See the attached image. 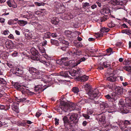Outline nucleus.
Instances as JSON below:
<instances>
[{
	"mask_svg": "<svg viewBox=\"0 0 131 131\" xmlns=\"http://www.w3.org/2000/svg\"><path fill=\"white\" fill-rule=\"evenodd\" d=\"M84 86L86 91V94L89 96V98L93 99L99 96V92L97 89H95L94 90H92L91 86L89 84L87 83H85L84 85Z\"/></svg>",
	"mask_w": 131,
	"mask_h": 131,
	"instance_id": "1",
	"label": "nucleus"
},
{
	"mask_svg": "<svg viewBox=\"0 0 131 131\" xmlns=\"http://www.w3.org/2000/svg\"><path fill=\"white\" fill-rule=\"evenodd\" d=\"M81 104L80 102L78 103L77 104L72 102H68V106L69 108H68L69 110V111L68 112H69L71 110H74L77 109H80V107H81L80 106Z\"/></svg>",
	"mask_w": 131,
	"mask_h": 131,
	"instance_id": "2",
	"label": "nucleus"
},
{
	"mask_svg": "<svg viewBox=\"0 0 131 131\" xmlns=\"http://www.w3.org/2000/svg\"><path fill=\"white\" fill-rule=\"evenodd\" d=\"M14 87L18 90L21 91L22 94H24L26 93L25 87L21 85L20 84L17 83H16L14 84Z\"/></svg>",
	"mask_w": 131,
	"mask_h": 131,
	"instance_id": "3",
	"label": "nucleus"
},
{
	"mask_svg": "<svg viewBox=\"0 0 131 131\" xmlns=\"http://www.w3.org/2000/svg\"><path fill=\"white\" fill-rule=\"evenodd\" d=\"M60 107L61 108L62 110H63L65 112H67L69 111L68 105V102L66 103L64 101H61L60 102Z\"/></svg>",
	"mask_w": 131,
	"mask_h": 131,
	"instance_id": "4",
	"label": "nucleus"
},
{
	"mask_svg": "<svg viewBox=\"0 0 131 131\" xmlns=\"http://www.w3.org/2000/svg\"><path fill=\"white\" fill-rule=\"evenodd\" d=\"M28 71L30 73L29 76L32 74V75H39L40 74V73L39 71L36 68L32 67L29 68Z\"/></svg>",
	"mask_w": 131,
	"mask_h": 131,
	"instance_id": "5",
	"label": "nucleus"
},
{
	"mask_svg": "<svg viewBox=\"0 0 131 131\" xmlns=\"http://www.w3.org/2000/svg\"><path fill=\"white\" fill-rule=\"evenodd\" d=\"M63 121L64 125L66 128H68V125L70 124V121L69 120V118L66 116H64L63 118Z\"/></svg>",
	"mask_w": 131,
	"mask_h": 131,
	"instance_id": "6",
	"label": "nucleus"
},
{
	"mask_svg": "<svg viewBox=\"0 0 131 131\" xmlns=\"http://www.w3.org/2000/svg\"><path fill=\"white\" fill-rule=\"evenodd\" d=\"M110 30V29L107 28H106L105 27H103L100 30L101 32H98L97 33V34L98 36L100 37L102 36L103 34L102 32H108Z\"/></svg>",
	"mask_w": 131,
	"mask_h": 131,
	"instance_id": "7",
	"label": "nucleus"
},
{
	"mask_svg": "<svg viewBox=\"0 0 131 131\" xmlns=\"http://www.w3.org/2000/svg\"><path fill=\"white\" fill-rule=\"evenodd\" d=\"M100 106L101 109L102 110L108 107L109 105L105 101H101L100 103Z\"/></svg>",
	"mask_w": 131,
	"mask_h": 131,
	"instance_id": "8",
	"label": "nucleus"
},
{
	"mask_svg": "<svg viewBox=\"0 0 131 131\" xmlns=\"http://www.w3.org/2000/svg\"><path fill=\"white\" fill-rule=\"evenodd\" d=\"M15 72L14 73L16 75L19 76H21L22 75L23 73V70L18 68H16L15 69Z\"/></svg>",
	"mask_w": 131,
	"mask_h": 131,
	"instance_id": "9",
	"label": "nucleus"
},
{
	"mask_svg": "<svg viewBox=\"0 0 131 131\" xmlns=\"http://www.w3.org/2000/svg\"><path fill=\"white\" fill-rule=\"evenodd\" d=\"M44 88H42V87L40 86H35V90L36 92H38V91L39 92H42L44 91L47 88V87L46 85H45Z\"/></svg>",
	"mask_w": 131,
	"mask_h": 131,
	"instance_id": "10",
	"label": "nucleus"
},
{
	"mask_svg": "<svg viewBox=\"0 0 131 131\" xmlns=\"http://www.w3.org/2000/svg\"><path fill=\"white\" fill-rule=\"evenodd\" d=\"M88 76L84 75L80 77H79L76 78V79L78 81H81V82H83L87 80L88 79Z\"/></svg>",
	"mask_w": 131,
	"mask_h": 131,
	"instance_id": "11",
	"label": "nucleus"
},
{
	"mask_svg": "<svg viewBox=\"0 0 131 131\" xmlns=\"http://www.w3.org/2000/svg\"><path fill=\"white\" fill-rule=\"evenodd\" d=\"M117 94L119 95H122L123 94V89L119 87H117L115 89Z\"/></svg>",
	"mask_w": 131,
	"mask_h": 131,
	"instance_id": "12",
	"label": "nucleus"
},
{
	"mask_svg": "<svg viewBox=\"0 0 131 131\" xmlns=\"http://www.w3.org/2000/svg\"><path fill=\"white\" fill-rule=\"evenodd\" d=\"M111 12L110 10L108 8H103L101 11V14L104 15L105 14H109Z\"/></svg>",
	"mask_w": 131,
	"mask_h": 131,
	"instance_id": "13",
	"label": "nucleus"
},
{
	"mask_svg": "<svg viewBox=\"0 0 131 131\" xmlns=\"http://www.w3.org/2000/svg\"><path fill=\"white\" fill-rule=\"evenodd\" d=\"M111 2L113 5H123V2H120L119 0H112Z\"/></svg>",
	"mask_w": 131,
	"mask_h": 131,
	"instance_id": "14",
	"label": "nucleus"
},
{
	"mask_svg": "<svg viewBox=\"0 0 131 131\" xmlns=\"http://www.w3.org/2000/svg\"><path fill=\"white\" fill-rule=\"evenodd\" d=\"M116 77L114 75H113L108 77L106 79V80L111 82H114L116 81Z\"/></svg>",
	"mask_w": 131,
	"mask_h": 131,
	"instance_id": "15",
	"label": "nucleus"
},
{
	"mask_svg": "<svg viewBox=\"0 0 131 131\" xmlns=\"http://www.w3.org/2000/svg\"><path fill=\"white\" fill-rule=\"evenodd\" d=\"M51 21L52 24L56 25L58 23L59 20L58 18L54 17L51 19Z\"/></svg>",
	"mask_w": 131,
	"mask_h": 131,
	"instance_id": "16",
	"label": "nucleus"
},
{
	"mask_svg": "<svg viewBox=\"0 0 131 131\" xmlns=\"http://www.w3.org/2000/svg\"><path fill=\"white\" fill-rule=\"evenodd\" d=\"M125 102L126 105L131 108V99L127 98L125 99Z\"/></svg>",
	"mask_w": 131,
	"mask_h": 131,
	"instance_id": "17",
	"label": "nucleus"
},
{
	"mask_svg": "<svg viewBox=\"0 0 131 131\" xmlns=\"http://www.w3.org/2000/svg\"><path fill=\"white\" fill-rule=\"evenodd\" d=\"M12 110L16 112V113H18L19 112L18 108L15 104H14L12 105Z\"/></svg>",
	"mask_w": 131,
	"mask_h": 131,
	"instance_id": "18",
	"label": "nucleus"
},
{
	"mask_svg": "<svg viewBox=\"0 0 131 131\" xmlns=\"http://www.w3.org/2000/svg\"><path fill=\"white\" fill-rule=\"evenodd\" d=\"M81 72V71L80 69L73 70V72L76 73V74H77V76H76V78H77L78 77H79L81 76L82 74Z\"/></svg>",
	"mask_w": 131,
	"mask_h": 131,
	"instance_id": "19",
	"label": "nucleus"
},
{
	"mask_svg": "<svg viewBox=\"0 0 131 131\" xmlns=\"http://www.w3.org/2000/svg\"><path fill=\"white\" fill-rule=\"evenodd\" d=\"M86 59L84 57L82 58L77 61L74 63V66H76L78 65V64H80L81 62L85 61Z\"/></svg>",
	"mask_w": 131,
	"mask_h": 131,
	"instance_id": "20",
	"label": "nucleus"
},
{
	"mask_svg": "<svg viewBox=\"0 0 131 131\" xmlns=\"http://www.w3.org/2000/svg\"><path fill=\"white\" fill-rule=\"evenodd\" d=\"M30 51L32 56L37 55L38 53V52L34 48H32L30 49Z\"/></svg>",
	"mask_w": 131,
	"mask_h": 131,
	"instance_id": "21",
	"label": "nucleus"
},
{
	"mask_svg": "<svg viewBox=\"0 0 131 131\" xmlns=\"http://www.w3.org/2000/svg\"><path fill=\"white\" fill-rule=\"evenodd\" d=\"M131 59H128L127 60L125 59L123 62V64L125 65H129L131 63Z\"/></svg>",
	"mask_w": 131,
	"mask_h": 131,
	"instance_id": "22",
	"label": "nucleus"
},
{
	"mask_svg": "<svg viewBox=\"0 0 131 131\" xmlns=\"http://www.w3.org/2000/svg\"><path fill=\"white\" fill-rule=\"evenodd\" d=\"M51 42L52 44L55 45L57 46H59V43L57 40L51 39Z\"/></svg>",
	"mask_w": 131,
	"mask_h": 131,
	"instance_id": "23",
	"label": "nucleus"
},
{
	"mask_svg": "<svg viewBox=\"0 0 131 131\" xmlns=\"http://www.w3.org/2000/svg\"><path fill=\"white\" fill-rule=\"evenodd\" d=\"M40 57L38 56V54L37 55L32 56L31 57V58L32 59L34 60H39Z\"/></svg>",
	"mask_w": 131,
	"mask_h": 131,
	"instance_id": "24",
	"label": "nucleus"
},
{
	"mask_svg": "<svg viewBox=\"0 0 131 131\" xmlns=\"http://www.w3.org/2000/svg\"><path fill=\"white\" fill-rule=\"evenodd\" d=\"M105 118V117L104 115H102L99 118V121L102 122V123H105L106 122Z\"/></svg>",
	"mask_w": 131,
	"mask_h": 131,
	"instance_id": "25",
	"label": "nucleus"
},
{
	"mask_svg": "<svg viewBox=\"0 0 131 131\" xmlns=\"http://www.w3.org/2000/svg\"><path fill=\"white\" fill-rule=\"evenodd\" d=\"M77 115H71L69 117L71 121H75L77 119Z\"/></svg>",
	"mask_w": 131,
	"mask_h": 131,
	"instance_id": "26",
	"label": "nucleus"
},
{
	"mask_svg": "<svg viewBox=\"0 0 131 131\" xmlns=\"http://www.w3.org/2000/svg\"><path fill=\"white\" fill-rule=\"evenodd\" d=\"M68 74L69 73L68 72H62L61 73V75L66 78H67L69 77Z\"/></svg>",
	"mask_w": 131,
	"mask_h": 131,
	"instance_id": "27",
	"label": "nucleus"
},
{
	"mask_svg": "<svg viewBox=\"0 0 131 131\" xmlns=\"http://www.w3.org/2000/svg\"><path fill=\"white\" fill-rule=\"evenodd\" d=\"M123 69L127 71L131 72V66H125L123 67Z\"/></svg>",
	"mask_w": 131,
	"mask_h": 131,
	"instance_id": "28",
	"label": "nucleus"
},
{
	"mask_svg": "<svg viewBox=\"0 0 131 131\" xmlns=\"http://www.w3.org/2000/svg\"><path fill=\"white\" fill-rule=\"evenodd\" d=\"M27 23V21L24 20H21L19 21V24L21 26H24Z\"/></svg>",
	"mask_w": 131,
	"mask_h": 131,
	"instance_id": "29",
	"label": "nucleus"
},
{
	"mask_svg": "<svg viewBox=\"0 0 131 131\" xmlns=\"http://www.w3.org/2000/svg\"><path fill=\"white\" fill-rule=\"evenodd\" d=\"M81 53V51H79L78 50H74V51L73 50V53H72L74 55H79Z\"/></svg>",
	"mask_w": 131,
	"mask_h": 131,
	"instance_id": "30",
	"label": "nucleus"
},
{
	"mask_svg": "<svg viewBox=\"0 0 131 131\" xmlns=\"http://www.w3.org/2000/svg\"><path fill=\"white\" fill-rule=\"evenodd\" d=\"M40 62L43 63L47 67L49 66L50 65V63L49 62H46L44 60H41V61H40Z\"/></svg>",
	"mask_w": 131,
	"mask_h": 131,
	"instance_id": "31",
	"label": "nucleus"
},
{
	"mask_svg": "<svg viewBox=\"0 0 131 131\" xmlns=\"http://www.w3.org/2000/svg\"><path fill=\"white\" fill-rule=\"evenodd\" d=\"M108 18L107 16H104L101 17L100 19L101 21V22L104 21L106 20Z\"/></svg>",
	"mask_w": 131,
	"mask_h": 131,
	"instance_id": "32",
	"label": "nucleus"
},
{
	"mask_svg": "<svg viewBox=\"0 0 131 131\" xmlns=\"http://www.w3.org/2000/svg\"><path fill=\"white\" fill-rule=\"evenodd\" d=\"M72 91L74 93H77L79 92V89L78 87H74L72 89Z\"/></svg>",
	"mask_w": 131,
	"mask_h": 131,
	"instance_id": "33",
	"label": "nucleus"
},
{
	"mask_svg": "<svg viewBox=\"0 0 131 131\" xmlns=\"http://www.w3.org/2000/svg\"><path fill=\"white\" fill-rule=\"evenodd\" d=\"M130 124L131 122L130 121L128 120H125L124 123V127H125V128L127 127L126 125H129Z\"/></svg>",
	"mask_w": 131,
	"mask_h": 131,
	"instance_id": "34",
	"label": "nucleus"
},
{
	"mask_svg": "<svg viewBox=\"0 0 131 131\" xmlns=\"http://www.w3.org/2000/svg\"><path fill=\"white\" fill-rule=\"evenodd\" d=\"M26 124V123H23L20 122H18L17 123V125L18 126H25Z\"/></svg>",
	"mask_w": 131,
	"mask_h": 131,
	"instance_id": "35",
	"label": "nucleus"
},
{
	"mask_svg": "<svg viewBox=\"0 0 131 131\" xmlns=\"http://www.w3.org/2000/svg\"><path fill=\"white\" fill-rule=\"evenodd\" d=\"M118 104L121 106V107H123L125 105V103L122 100H120L119 101Z\"/></svg>",
	"mask_w": 131,
	"mask_h": 131,
	"instance_id": "36",
	"label": "nucleus"
},
{
	"mask_svg": "<svg viewBox=\"0 0 131 131\" xmlns=\"http://www.w3.org/2000/svg\"><path fill=\"white\" fill-rule=\"evenodd\" d=\"M51 36V34L49 32H47L44 34L45 37L47 38H50V37Z\"/></svg>",
	"mask_w": 131,
	"mask_h": 131,
	"instance_id": "37",
	"label": "nucleus"
},
{
	"mask_svg": "<svg viewBox=\"0 0 131 131\" xmlns=\"http://www.w3.org/2000/svg\"><path fill=\"white\" fill-rule=\"evenodd\" d=\"M81 108V107H80V109H77V110H75L73 115H79V114H80L81 113V112H80V108Z\"/></svg>",
	"mask_w": 131,
	"mask_h": 131,
	"instance_id": "38",
	"label": "nucleus"
},
{
	"mask_svg": "<svg viewBox=\"0 0 131 131\" xmlns=\"http://www.w3.org/2000/svg\"><path fill=\"white\" fill-rule=\"evenodd\" d=\"M106 51L107 53H110L108 54V55H110L111 54H112L113 53L112 49L111 48H110L108 49H107L106 50Z\"/></svg>",
	"mask_w": 131,
	"mask_h": 131,
	"instance_id": "39",
	"label": "nucleus"
},
{
	"mask_svg": "<svg viewBox=\"0 0 131 131\" xmlns=\"http://www.w3.org/2000/svg\"><path fill=\"white\" fill-rule=\"evenodd\" d=\"M113 113H115V111H112V112H109L108 111H106L103 110V111L99 115H101L102 114H103V113H105L106 114H108V113H112V114H113Z\"/></svg>",
	"mask_w": 131,
	"mask_h": 131,
	"instance_id": "40",
	"label": "nucleus"
},
{
	"mask_svg": "<svg viewBox=\"0 0 131 131\" xmlns=\"http://www.w3.org/2000/svg\"><path fill=\"white\" fill-rule=\"evenodd\" d=\"M16 100L18 102H23L25 101L26 100V99L25 98H20L19 99L17 98V99Z\"/></svg>",
	"mask_w": 131,
	"mask_h": 131,
	"instance_id": "41",
	"label": "nucleus"
},
{
	"mask_svg": "<svg viewBox=\"0 0 131 131\" xmlns=\"http://www.w3.org/2000/svg\"><path fill=\"white\" fill-rule=\"evenodd\" d=\"M124 32L128 35H129L131 34V31L129 29H126L125 30Z\"/></svg>",
	"mask_w": 131,
	"mask_h": 131,
	"instance_id": "42",
	"label": "nucleus"
},
{
	"mask_svg": "<svg viewBox=\"0 0 131 131\" xmlns=\"http://www.w3.org/2000/svg\"><path fill=\"white\" fill-rule=\"evenodd\" d=\"M35 4L37 6H40L41 5L44 6L45 5L44 3H39L38 2H35Z\"/></svg>",
	"mask_w": 131,
	"mask_h": 131,
	"instance_id": "43",
	"label": "nucleus"
},
{
	"mask_svg": "<svg viewBox=\"0 0 131 131\" xmlns=\"http://www.w3.org/2000/svg\"><path fill=\"white\" fill-rule=\"evenodd\" d=\"M72 73H70L69 72H68V73L69 74H70L72 76H73L76 79V76H77V74H76L75 73H74L73 72V70L72 71Z\"/></svg>",
	"mask_w": 131,
	"mask_h": 131,
	"instance_id": "44",
	"label": "nucleus"
},
{
	"mask_svg": "<svg viewBox=\"0 0 131 131\" xmlns=\"http://www.w3.org/2000/svg\"><path fill=\"white\" fill-rule=\"evenodd\" d=\"M123 123V122L120 119L118 120V122L117 123L120 127H121V125Z\"/></svg>",
	"mask_w": 131,
	"mask_h": 131,
	"instance_id": "45",
	"label": "nucleus"
},
{
	"mask_svg": "<svg viewBox=\"0 0 131 131\" xmlns=\"http://www.w3.org/2000/svg\"><path fill=\"white\" fill-rule=\"evenodd\" d=\"M62 42L63 43L65 44L67 47H68L69 46V43L68 41L63 40L62 41Z\"/></svg>",
	"mask_w": 131,
	"mask_h": 131,
	"instance_id": "46",
	"label": "nucleus"
},
{
	"mask_svg": "<svg viewBox=\"0 0 131 131\" xmlns=\"http://www.w3.org/2000/svg\"><path fill=\"white\" fill-rule=\"evenodd\" d=\"M88 115H91L93 112V111L90 109H88L87 110Z\"/></svg>",
	"mask_w": 131,
	"mask_h": 131,
	"instance_id": "47",
	"label": "nucleus"
},
{
	"mask_svg": "<svg viewBox=\"0 0 131 131\" xmlns=\"http://www.w3.org/2000/svg\"><path fill=\"white\" fill-rule=\"evenodd\" d=\"M62 60L61 59H58L57 61V63L59 64H62L63 62Z\"/></svg>",
	"mask_w": 131,
	"mask_h": 131,
	"instance_id": "48",
	"label": "nucleus"
},
{
	"mask_svg": "<svg viewBox=\"0 0 131 131\" xmlns=\"http://www.w3.org/2000/svg\"><path fill=\"white\" fill-rule=\"evenodd\" d=\"M72 32L69 30H67L65 32V34L67 35L68 36H69L68 35H71Z\"/></svg>",
	"mask_w": 131,
	"mask_h": 131,
	"instance_id": "49",
	"label": "nucleus"
},
{
	"mask_svg": "<svg viewBox=\"0 0 131 131\" xmlns=\"http://www.w3.org/2000/svg\"><path fill=\"white\" fill-rule=\"evenodd\" d=\"M54 121L55 122V124L56 125H57L59 124V119H58L57 118H55L54 119Z\"/></svg>",
	"mask_w": 131,
	"mask_h": 131,
	"instance_id": "50",
	"label": "nucleus"
},
{
	"mask_svg": "<svg viewBox=\"0 0 131 131\" xmlns=\"http://www.w3.org/2000/svg\"><path fill=\"white\" fill-rule=\"evenodd\" d=\"M39 50L42 53H44L45 51V50L43 47H42L41 49L39 48Z\"/></svg>",
	"mask_w": 131,
	"mask_h": 131,
	"instance_id": "51",
	"label": "nucleus"
},
{
	"mask_svg": "<svg viewBox=\"0 0 131 131\" xmlns=\"http://www.w3.org/2000/svg\"><path fill=\"white\" fill-rule=\"evenodd\" d=\"M105 97L107 99H110V100H111V99H112V98L111 97V96L109 94H108L107 95H106L105 96Z\"/></svg>",
	"mask_w": 131,
	"mask_h": 131,
	"instance_id": "52",
	"label": "nucleus"
},
{
	"mask_svg": "<svg viewBox=\"0 0 131 131\" xmlns=\"http://www.w3.org/2000/svg\"><path fill=\"white\" fill-rule=\"evenodd\" d=\"M51 36L53 38H56L57 36V34L55 33H52L51 34Z\"/></svg>",
	"mask_w": 131,
	"mask_h": 131,
	"instance_id": "53",
	"label": "nucleus"
},
{
	"mask_svg": "<svg viewBox=\"0 0 131 131\" xmlns=\"http://www.w3.org/2000/svg\"><path fill=\"white\" fill-rule=\"evenodd\" d=\"M66 56L68 58V59H70V54L69 52H67L66 54Z\"/></svg>",
	"mask_w": 131,
	"mask_h": 131,
	"instance_id": "54",
	"label": "nucleus"
},
{
	"mask_svg": "<svg viewBox=\"0 0 131 131\" xmlns=\"http://www.w3.org/2000/svg\"><path fill=\"white\" fill-rule=\"evenodd\" d=\"M83 4V7H86V6H89V3H88L87 2H85Z\"/></svg>",
	"mask_w": 131,
	"mask_h": 131,
	"instance_id": "55",
	"label": "nucleus"
},
{
	"mask_svg": "<svg viewBox=\"0 0 131 131\" xmlns=\"http://www.w3.org/2000/svg\"><path fill=\"white\" fill-rule=\"evenodd\" d=\"M102 66H104V67L105 68H107L108 67V66H110V65H109V64H105V63L104 62L103 64L102 65Z\"/></svg>",
	"mask_w": 131,
	"mask_h": 131,
	"instance_id": "56",
	"label": "nucleus"
},
{
	"mask_svg": "<svg viewBox=\"0 0 131 131\" xmlns=\"http://www.w3.org/2000/svg\"><path fill=\"white\" fill-rule=\"evenodd\" d=\"M68 47L67 46H65L64 47H63L61 48V49H62L63 51H66L67 50V48Z\"/></svg>",
	"mask_w": 131,
	"mask_h": 131,
	"instance_id": "57",
	"label": "nucleus"
},
{
	"mask_svg": "<svg viewBox=\"0 0 131 131\" xmlns=\"http://www.w3.org/2000/svg\"><path fill=\"white\" fill-rule=\"evenodd\" d=\"M0 82L3 84H5L6 83V82L4 81L3 79L1 78L0 79Z\"/></svg>",
	"mask_w": 131,
	"mask_h": 131,
	"instance_id": "58",
	"label": "nucleus"
},
{
	"mask_svg": "<svg viewBox=\"0 0 131 131\" xmlns=\"http://www.w3.org/2000/svg\"><path fill=\"white\" fill-rule=\"evenodd\" d=\"M5 108V107L4 105L0 104V110L4 109Z\"/></svg>",
	"mask_w": 131,
	"mask_h": 131,
	"instance_id": "59",
	"label": "nucleus"
},
{
	"mask_svg": "<svg viewBox=\"0 0 131 131\" xmlns=\"http://www.w3.org/2000/svg\"><path fill=\"white\" fill-rule=\"evenodd\" d=\"M7 3L8 4V5L10 7H12V5L10 2V1H9L7 2Z\"/></svg>",
	"mask_w": 131,
	"mask_h": 131,
	"instance_id": "60",
	"label": "nucleus"
},
{
	"mask_svg": "<svg viewBox=\"0 0 131 131\" xmlns=\"http://www.w3.org/2000/svg\"><path fill=\"white\" fill-rule=\"evenodd\" d=\"M25 36L29 39L31 38V35L30 34L29 35H28V34H27V35L25 34Z\"/></svg>",
	"mask_w": 131,
	"mask_h": 131,
	"instance_id": "61",
	"label": "nucleus"
},
{
	"mask_svg": "<svg viewBox=\"0 0 131 131\" xmlns=\"http://www.w3.org/2000/svg\"><path fill=\"white\" fill-rule=\"evenodd\" d=\"M47 41L46 40H45L42 43V45L43 46H45L47 44Z\"/></svg>",
	"mask_w": 131,
	"mask_h": 131,
	"instance_id": "62",
	"label": "nucleus"
},
{
	"mask_svg": "<svg viewBox=\"0 0 131 131\" xmlns=\"http://www.w3.org/2000/svg\"><path fill=\"white\" fill-rule=\"evenodd\" d=\"M95 40V39L92 38H90L89 39V41H94Z\"/></svg>",
	"mask_w": 131,
	"mask_h": 131,
	"instance_id": "63",
	"label": "nucleus"
},
{
	"mask_svg": "<svg viewBox=\"0 0 131 131\" xmlns=\"http://www.w3.org/2000/svg\"><path fill=\"white\" fill-rule=\"evenodd\" d=\"M87 124V122L86 121H84L82 123L83 125V126H86V124Z\"/></svg>",
	"mask_w": 131,
	"mask_h": 131,
	"instance_id": "64",
	"label": "nucleus"
}]
</instances>
